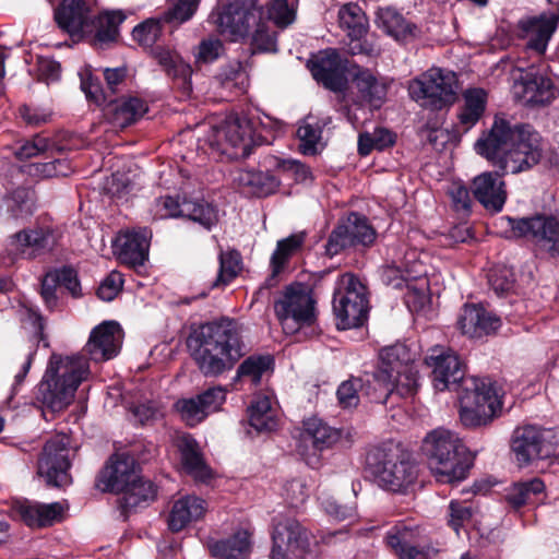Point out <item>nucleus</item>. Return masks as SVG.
Returning a JSON list of instances; mask_svg holds the SVG:
<instances>
[{
  "label": "nucleus",
  "mask_w": 559,
  "mask_h": 559,
  "mask_svg": "<svg viewBox=\"0 0 559 559\" xmlns=\"http://www.w3.org/2000/svg\"><path fill=\"white\" fill-rule=\"evenodd\" d=\"M425 365L430 369L433 388L450 389L462 381L459 395L460 419L465 427L487 425L499 406L497 392L489 379L464 378V364L455 350L436 345L427 350Z\"/></svg>",
  "instance_id": "1"
},
{
  "label": "nucleus",
  "mask_w": 559,
  "mask_h": 559,
  "mask_svg": "<svg viewBox=\"0 0 559 559\" xmlns=\"http://www.w3.org/2000/svg\"><path fill=\"white\" fill-rule=\"evenodd\" d=\"M188 347L205 377H216L233 369L246 353L241 328L230 319L201 325L188 338Z\"/></svg>",
  "instance_id": "2"
},
{
  "label": "nucleus",
  "mask_w": 559,
  "mask_h": 559,
  "mask_svg": "<svg viewBox=\"0 0 559 559\" xmlns=\"http://www.w3.org/2000/svg\"><path fill=\"white\" fill-rule=\"evenodd\" d=\"M88 374L90 366L85 357L52 355L35 393V400L40 404L44 416L67 409L73 402L79 385Z\"/></svg>",
  "instance_id": "3"
},
{
  "label": "nucleus",
  "mask_w": 559,
  "mask_h": 559,
  "mask_svg": "<svg viewBox=\"0 0 559 559\" xmlns=\"http://www.w3.org/2000/svg\"><path fill=\"white\" fill-rule=\"evenodd\" d=\"M421 451L437 480L460 483L468 475L474 457L459 436L442 427L429 431L423 440Z\"/></svg>",
  "instance_id": "4"
},
{
  "label": "nucleus",
  "mask_w": 559,
  "mask_h": 559,
  "mask_svg": "<svg viewBox=\"0 0 559 559\" xmlns=\"http://www.w3.org/2000/svg\"><path fill=\"white\" fill-rule=\"evenodd\" d=\"M367 464L379 486L404 492L417 478V467L400 449H377L368 454Z\"/></svg>",
  "instance_id": "5"
},
{
  "label": "nucleus",
  "mask_w": 559,
  "mask_h": 559,
  "mask_svg": "<svg viewBox=\"0 0 559 559\" xmlns=\"http://www.w3.org/2000/svg\"><path fill=\"white\" fill-rule=\"evenodd\" d=\"M459 91L455 72L441 68H431L411 81V97L424 107L441 109L452 105Z\"/></svg>",
  "instance_id": "6"
},
{
  "label": "nucleus",
  "mask_w": 559,
  "mask_h": 559,
  "mask_svg": "<svg viewBox=\"0 0 559 559\" xmlns=\"http://www.w3.org/2000/svg\"><path fill=\"white\" fill-rule=\"evenodd\" d=\"M314 299L311 290L304 284L287 286L274 302V311L286 334L298 332L304 325L316 320Z\"/></svg>",
  "instance_id": "7"
},
{
  "label": "nucleus",
  "mask_w": 559,
  "mask_h": 559,
  "mask_svg": "<svg viewBox=\"0 0 559 559\" xmlns=\"http://www.w3.org/2000/svg\"><path fill=\"white\" fill-rule=\"evenodd\" d=\"M263 13L253 0H234L213 13L211 20L222 36L238 41L249 35Z\"/></svg>",
  "instance_id": "8"
},
{
  "label": "nucleus",
  "mask_w": 559,
  "mask_h": 559,
  "mask_svg": "<svg viewBox=\"0 0 559 559\" xmlns=\"http://www.w3.org/2000/svg\"><path fill=\"white\" fill-rule=\"evenodd\" d=\"M558 441L556 432L536 425L519 427L513 431L511 450L520 467L550 457Z\"/></svg>",
  "instance_id": "9"
},
{
  "label": "nucleus",
  "mask_w": 559,
  "mask_h": 559,
  "mask_svg": "<svg viewBox=\"0 0 559 559\" xmlns=\"http://www.w3.org/2000/svg\"><path fill=\"white\" fill-rule=\"evenodd\" d=\"M344 292L334 294L333 311L337 328L346 330L358 328L367 320L368 298L365 285L354 275L342 277Z\"/></svg>",
  "instance_id": "10"
},
{
  "label": "nucleus",
  "mask_w": 559,
  "mask_h": 559,
  "mask_svg": "<svg viewBox=\"0 0 559 559\" xmlns=\"http://www.w3.org/2000/svg\"><path fill=\"white\" fill-rule=\"evenodd\" d=\"M508 225L515 237L535 243L550 257H559V215L537 213L530 217H508Z\"/></svg>",
  "instance_id": "11"
},
{
  "label": "nucleus",
  "mask_w": 559,
  "mask_h": 559,
  "mask_svg": "<svg viewBox=\"0 0 559 559\" xmlns=\"http://www.w3.org/2000/svg\"><path fill=\"white\" fill-rule=\"evenodd\" d=\"M515 123L496 115L491 127L484 131L474 144L478 155L486 158L501 174L508 173Z\"/></svg>",
  "instance_id": "12"
},
{
  "label": "nucleus",
  "mask_w": 559,
  "mask_h": 559,
  "mask_svg": "<svg viewBox=\"0 0 559 559\" xmlns=\"http://www.w3.org/2000/svg\"><path fill=\"white\" fill-rule=\"evenodd\" d=\"M270 559H316L310 549L309 534L295 519H282L274 524Z\"/></svg>",
  "instance_id": "13"
},
{
  "label": "nucleus",
  "mask_w": 559,
  "mask_h": 559,
  "mask_svg": "<svg viewBox=\"0 0 559 559\" xmlns=\"http://www.w3.org/2000/svg\"><path fill=\"white\" fill-rule=\"evenodd\" d=\"M513 90L519 99L531 106L547 105L558 94L549 66L546 63L534 64L521 71L519 79L514 82Z\"/></svg>",
  "instance_id": "14"
},
{
  "label": "nucleus",
  "mask_w": 559,
  "mask_h": 559,
  "mask_svg": "<svg viewBox=\"0 0 559 559\" xmlns=\"http://www.w3.org/2000/svg\"><path fill=\"white\" fill-rule=\"evenodd\" d=\"M69 445L70 438L63 433H57L46 441L38 460V474L48 485L62 487L70 483Z\"/></svg>",
  "instance_id": "15"
},
{
  "label": "nucleus",
  "mask_w": 559,
  "mask_h": 559,
  "mask_svg": "<svg viewBox=\"0 0 559 559\" xmlns=\"http://www.w3.org/2000/svg\"><path fill=\"white\" fill-rule=\"evenodd\" d=\"M508 173L518 174L537 165L544 155V140L531 124L515 123Z\"/></svg>",
  "instance_id": "16"
},
{
  "label": "nucleus",
  "mask_w": 559,
  "mask_h": 559,
  "mask_svg": "<svg viewBox=\"0 0 559 559\" xmlns=\"http://www.w3.org/2000/svg\"><path fill=\"white\" fill-rule=\"evenodd\" d=\"M206 141L211 147L223 154L238 155V152H229L230 148H235L240 150L241 155L246 156L252 142V128L247 119L230 116L211 129Z\"/></svg>",
  "instance_id": "17"
},
{
  "label": "nucleus",
  "mask_w": 559,
  "mask_h": 559,
  "mask_svg": "<svg viewBox=\"0 0 559 559\" xmlns=\"http://www.w3.org/2000/svg\"><path fill=\"white\" fill-rule=\"evenodd\" d=\"M376 230L365 216L350 213L329 236L325 253L334 257L348 247L370 246L376 240Z\"/></svg>",
  "instance_id": "18"
},
{
  "label": "nucleus",
  "mask_w": 559,
  "mask_h": 559,
  "mask_svg": "<svg viewBox=\"0 0 559 559\" xmlns=\"http://www.w3.org/2000/svg\"><path fill=\"white\" fill-rule=\"evenodd\" d=\"M338 24L350 39L348 43L350 55L377 56L379 53V48L367 40H362L367 33L368 22L365 13L357 4L348 3L340 9Z\"/></svg>",
  "instance_id": "19"
},
{
  "label": "nucleus",
  "mask_w": 559,
  "mask_h": 559,
  "mask_svg": "<svg viewBox=\"0 0 559 559\" xmlns=\"http://www.w3.org/2000/svg\"><path fill=\"white\" fill-rule=\"evenodd\" d=\"M308 67L318 83L333 92H343L347 86L346 61L336 49L320 51Z\"/></svg>",
  "instance_id": "20"
},
{
  "label": "nucleus",
  "mask_w": 559,
  "mask_h": 559,
  "mask_svg": "<svg viewBox=\"0 0 559 559\" xmlns=\"http://www.w3.org/2000/svg\"><path fill=\"white\" fill-rule=\"evenodd\" d=\"M122 338L120 325L115 321H106L92 330L84 349L91 360L106 361L118 355Z\"/></svg>",
  "instance_id": "21"
},
{
  "label": "nucleus",
  "mask_w": 559,
  "mask_h": 559,
  "mask_svg": "<svg viewBox=\"0 0 559 559\" xmlns=\"http://www.w3.org/2000/svg\"><path fill=\"white\" fill-rule=\"evenodd\" d=\"M136 464L127 454L112 455L107 465L100 471L96 487L104 492H120L135 477Z\"/></svg>",
  "instance_id": "22"
},
{
  "label": "nucleus",
  "mask_w": 559,
  "mask_h": 559,
  "mask_svg": "<svg viewBox=\"0 0 559 559\" xmlns=\"http://www.w3.org/2000/svg\"><path fill=\"white\" fill-rule=\"evenodd\" d=\"M558 17L545 15L522 19L518 23V36L525 40L530 50L543 55L557 28Z\"/></svg>",
  "instance_id": "23"
},
{
  "label": "nucleus",
  "mask_w": 559,
  "mask_h": 559,
  "mask_svg": "<svg viewBox=\"0 0 559 559\" xmlns=\"http://www.w3.org/2000/svg\"><path fill=\"white\" fill-rule=\"evenodd\" d=\"M501 171H485L473 180L475 199L488 211L500 212L507 200V191Z\"/></svg>",
  "instance_id": "24"
},
{
  "label": "nucleus",
  "mask_w": 559,
  "mask_h": 559,
  "mask_svg": "<svg viewBox=\"0 0 559 559\" xmlns=\"http://www.w3.org/2000/svg\"><path fill=\"white\" fill-rule=\"evenodd\" d=\"M53 246V235L45 228L24 229L12 235L9 239L11 253L25 259H35L49 252Z\"/></svg>",
  "instance_id": "25"
},
{
  "label": "nucleus",
  "mask_w": 559,
  "mask_h": 559,
  "mask_svg": "<svg viewBox=\"0 0 559 559\" xmlns=\"http://www.w3.org/2000/svg\"><path fill=\"white\" fill-rule=\"evenodd\" d=\"M457 325L463 334L476 338L495 333L501 326V320L480 306L465 305Z\"/></svg>",
  "instance_id": "26"
},
{
  "label": "nucleus",
  "mask_w": 559,
  "mask_h": 559,
  "mask_svg": "<svg viewBox=\"0 0 559 559\" xmlns=\"http://www.w3.org/2000/svg\"><path fill=\"white\" fill-rule=\"evenodd\" d=\"M151 230L138 228L120 233L117 237L119 258L132 266L143 265L148 255Z\"/></svg>",
  "instance_id": "27"
},
{
  "label": "nucleus",
  "mask_w": 559,
  "mask_h": 559,
  "mask_svg": "<svg viewBox=\"0 0 559 559\" xmlns=\"http://www.w3.org/2000/svg\"><path fill=\"white\" fill-rule=\"evenodd\" d=\"M148 110L146 102L138 96H122L110 100L104 109L106 118L118 128L138 122Z\"/></svg>",
  "instance_id": "28"
},
{
  "label": "nucleus",
  "mask_w": 559,
  "mask_h": 559,
  "mask_svg": "<svg viewBox=\"0 0 559 559\" xmlns=\"http://www.w3.org/2000/svg\"><path fill=\"white\" fill-rule=\"evenodd\" d=\"M207 511L204 499L188 495L176 500L168 513L167 525L174 532L185 530L189 524L201 520Z\"/></svg>",
  "instance_id": "29"
},
{
  "label": "nucleus",
  "mask_w": 559,
  "mask_h": 559,
  "mask_svg": "<svg viewBox=\"0 0 559 559\" xmlns=\"http://www.w3.org/2000/svg\"><path fill=\"white\" fill-rule=\"evenodd\" d=\"M151 53L168 76L177 81L182 93L189 95L192 91V68L173 49L164 46L152 48Z\"/></svg>",
  "instance_id": "30"
},
{
  "label": "nucleus",
  "mask_w": 559,
  "mask_h": 559,
  "mask_svg": "<svg viewBox=\"0 0 559 559\" xmlns=\"http://www.w3.org/2000/svg\"><path fill=\"white\" fill-rule=\"evenodd\" d=\"M15 514L29 527H46L62 518L63 508L59 502L39 503L19 501L13 508Z\"/></svg>",
  "instance_id": "31"
},
{
  "label": "nucleus",
  "mask_w": 559,
  "mask_h": 559,
  "mask_svg": "<svg viewBox=\"0 0 559 559\" xmlns=\"http://www.w3.org/2000/svg\"><path fill=\"white\" fill-rule=\"evenodd\" d=\"M55 20L70 35L92 33L84 0H63L55 11Z\"/></svg>",
  "instance_id": "32"
},
{
  "label": "nucleus",
  "mask_w": 559,
  "mask_h": 559,
  "mask_svg": "<svg viewBox=\"0 0 559 559\" xmlns=\"http://www.w3.org/2000/svg\"><path fill=\"white\" fill-rule=\"evenodd\" d=\"M233 182L243 194L259 198L274 193L280 186V181L271 173L254 169L236 170Z\"/></svg>",
  "instance_id": "33"
},
{
  "label": "nucleus",
  "mask_w": 559,
  "mask_h": 559,
  "mask_svg": "<svg viewBox=\"0 0 559 559\" xmlns=\"http://www.w3.org/2000/svg\"><path fill=\"white\" fill-rule=\"evenodd\" d=\"M353 85L357 91L358 102L379 108L388 93V83L377 78L369 69L358 67L353 75Z\"/></svg>",
  "instance_id": "34"
},
{
  "label": "nucleus",
  "mask_w": 559,
  "mask_h": 559,
  "mask_svg": "<svg viewBox=\"0 0 559 559\" xmlns=\"http://www.w3.org/2000/svg\"><path fill=\"white\" fill-rule=\"evenodd\" d=\"M206 547L215 559H248L251 551L250 534L240 530L226 538H209Z\"/></svg>",
  "instance_id": "35"
},
{
  "label": "nucleus",
  "mask_w": 559,
  "mask_h": 559,
  "mask_svg": "<svg viewBox=\"0 0 559 559\" xmlns=\"http://www.w3.org/2000/svg\"><path fill=\"white\" fill-rule=\"evenodd\" d=\"M414 530L407 526H394L386 534V544L400 559H430L429 552L412 545Z\"/></svg>",
  "instance_id": "36"
},
{
  "label": "nucleus",
  "mask_w": 559,
  "mask_h": 559,
  "mask_svg": "<svg viewBox=\"0 0 559 559\" xmlns=\"http://www.w3.org/2000/svg\"><path fill=\"white\" fill-rule=\"evenodd\" d=\"M377 23L388 35L399 41H406L416 36V25L407 22L391 8H381L377 12Z\"/></svg>",
  "instance_id": "37"
},
{
  "label": "nucleus",
  "mask_w": 559,
  "mask_h": 559,
  "mask_svg": "<svg viewBox=\"0 0 559 559\" xmlns=\"http://www.w3.org/2000/svg\"><path fill=\"white\" fill-rule=\"evenodd\" d=\"M126 20L122 11H105L95 17L91 25L94 33V44L103 47V45L112 43L119 35V26Z\"/></svg>",
  "instance_id": "38"
},
{
  "label": "nucleus",
  "mask_w": 559,
  "mask_h": 559,
  "mask_svg": "<svg viewBox=\"0 0 559 559\" xmlns=\"http://www.w3.org/2000/svg\"><path fill=\"white\" fill-rule=\"evenodd\" d=\"M179 450L183 468L190 475L200 480H205L211 476V471L206 466L194 439L189 436L181 437L179 440Z\"/></svg>",
  "instance_id": "39"
},
{
  "label": "nucleus",
  "mask_w": 559,
  "mask_h": 559,
  "mask_svg": "<svg viewBox=\"0 0 559 559\" xmlns=\"http://www.w3.org/2000/svg\"><path fill=\"white\" fill-rule=\"evenodd\" d=\"M302 437L306 441H310L316 450L323 451L335 444L341 433L320 418L311 417L304 421Z\"/></svg>",
  "instance_id": "40"
},
{
  "label": "nucleus",
  "mask_w": 559,
  "mask_h": 559,
  "mask_svg": "<svg viewBox=\"0 0 559 559\" xmlns=\"http://www.w3.org/2000/svg\"><path fill=\"white\" fill-rule=\"evenodd\" d=\"M321 123L313 117L300 121L296 135L299 140V152L304 155H317L323 147Z\"/></svg>",
  "instance_id": "41"
},
{
  "label": "nucleus",
  "mask_w": 559,
  "mask_h": 559,
  "mask_svg": "<svg viewBox=\"0 0 559 559\" xmlns=\"http://www.w3.org/2000/svg\"><path fill=\"white\" fill-rule=\"evenodd\" d=\"M249 424L259 432H271L277 427L276 411L267 396H258L249 409Z\"/></svg>",
  "instance_id": "42"
},
{
  "label": "nucleus",
  "mask_w": 559,
  "mask_h": 559,
  "mask_svg": "<svg viewBox=\"0 0 559 559\" xmlns=\"http://www.w3.org/2000/svg\"><path fill=\"white\" fill-rule=\"evenodd\" d=\"M545 490L544 481L538 478H532L526 481L514 483L506 490V501L513 509L533 502L534 498L542 495Z\"/></svg>",
  "instance_id": "43"
},
{
  "label": "nucleus",
  "mask_w": 559,
  "mask_h": 559,
  "mask_svg": "<svg viewBox=\"0 0 559 559\" xmlns=\"http://www.w3.org/2000/svg\"><path fill=\"white\" fill-rule=\"evenodd\" d=\"M464 106L459 114L461 124L466 130L481 118L487 104V93L483 88H469L463 94Z\"/></svg>",
  "instance_id": "44"
},
{
  "label": "nucleus",
  "mask_w": 559,
  "mask_h": 559,
  "mask_svg": "<svg viewBox=\"0 0 559 559\" xmlns=\"http://www.w3.org/2000/svg\"><path fill=\"white\" fill-rule=\"evenodd\" d=\"M181 215L199 223L205 229H211L218 222L217 210L203 199H183Z\"/></svg>",
  "instance_id": "45"
},
{
  "label": "nucleus",
  "mask_w": 559,
  "mask_h": 559,
  "mask_svg": "<svg viewBox=\"0 0 559 559\" xmlns=\"http://www.w3.org/2000/svg\"><path fill=\"white\" fill-rule=\"evenodd\" d=\"M364 383L362 396L370 402L385 404L393 399V386L391 379L378 370L374 372H365L361 376Z\"/></svg>",
  "instance_id": "46"
},
{
  "label": "nucleus",
  "mask_w": 559,
  "mask_h": 559,
  "mask_svg": "<svg viewBox=\"0 0 559 559\" xmlns=\"http://www.w3.org/2000/svg\"><path fill=\"white\" fill-rule=\"evenodd\" d=\"M305 238V233H298L277 241L276 249L271 257L272 277L270 280H273L284 269L288 260L301 250Z\"/></svg>",
  "instance_id": "47"
},
{
  "label": "nucleus",
  "mask_w": 559,
  "mask_h": 559,
  "mask_svg": "<svg viewBox=\"0 0 559 559\" xmlns=\"http://www.w3.org/2000/svg\"><path fill=\"white\" fill-rule=\"evenodd\" d=\"M409 354L405 346L397 344L385 347L380 352L379 372L393 378L394 373L404 370V367H411Z\"/></svg>",
  "instance_id": "48"
},
{
  "label": "nucleus",
  "mask_w": 559,
  "mask_h": 559,
  "mask_svg": "<svg viewBox=\"0 0 559 559\" xmlns=\"http://www.w3.org/2000/svg\"><path fill=\"white\" fill-rule=\"evenodd\" d=\"M121 492H123L124 508L132 509L141 502L153 500L156 496V488L152 481L144 480L135 472V477Z\"/></svg>",
  "instance_id": "49"
},
{
  "label": "nucleus",
  "mask_w": 559,
  "mask_h": 559,
  "mask_svg": "<svg viewBox=\"0 0 559 559\" xmlns=\"http://www.w3.org/2000/svg\"><path fill=\"white\" fill-rule=\"evenodd\" d=\"M242 269L241 255L237 250L219 253V271L212 287H224L238 276Z\"/></svg>",
  "instance_id": "50"
},
{
  "label": "nucleus",
  "mask_w": 559,
  "mask_h": 559,
  "mask_svg": "<svg viewBox=\"0 0 559 559\" xmlns=\"http://www.w3.org/2000/svg\"><path fill=\"white\" fill-rule=\"evenodd\" d=\"M274 360L270 355H254L245 359L237 370V376L248 378L258 384L262 376L273 368Z\"/></svg>",
  "instance_id": "51"
},
{
  "label": "nucleus",
  "mask_w": 559,
  "mask_h": 559,
  "mask_svg": "<svg viewBox=\"0 0 559 559\" xmlns=\"http://www.w3.org/2000/svg\"><path fill=\"white\" fill-rule=\"evenodd\" d=\"M251 48L252 52H276L277 51V38L276 33L270 28L266 22L262 20V16L257 24L253 25L251 35Z\"/></svg>",
  "instance_id": "52"
},
{
  "label": "nucleus",
  "mask_w": 559,
  "mask_h": 559,
  "mask_svg": "<svg viewBox=\"0 0 559 559\" xmlns=\"http://www.w3.org/2000/svg\"><path fill=\"white\" fill-rule=\"evenodd\" d=\"M391 382L393 386V399L413 396L418 388L417 370L415 366L404 367V370L395 372Z\"/></svg>",
  "instance_id": "53"
},
{
  "label": "nucleus",
  "mask_w": 559,
  "mask_h": 559,
  "mask_svg": "<svg viewBox=\"0 0 559 559\" xmlns=\"http://www.w3.org/2000/svg\"><path fill=\"white\" fill-rule=\"evenodd\" d=\"M265 12L267 20L280 28H286L296 19V9L288 3V0H270L266 3Z\"/></svg>",
  "instance_id": "54"
},
{
  "label": "nucleus",
  "mask_w": 559,
  "mask_h": 559,
  "mask_svg": "<svg viewBox=\"0 0 559 559\" xmlns=\"http://www.w3.org/2000/svg\"><path fill=\"white\" fill-rule=\"evenodd\" d=\"M364 383L361 376L350 377L343 381L336 392L340 405L343 408L356 407L362 396Z\"/></svg>",
  "instance_id": "55"
},
{
  "label": "nucleus",
  "mask_w": 559,
  "mask_h": 559,
  "mask_svg": "<svg viewBox=\"0 0 559 559\" xmlns=\"http://www.w3.org/2000/svg\"><path fill=\"white\" fill-rule=\"evenodd\" d=\"M162 16L157 20L150 19L133 28V39L145 48H154L162 34Z\"/></svg>",
  "instance_id": "56"
},
{
  "label": "nucleus",
  "mask_w": 559,
  "mask_h": 559,
  "mask_svg": "<svg viewBox=\"0 0 559 559\" xmlns=\"http://www.w3.org/2000/svg\"><path fill=\"white\" fill-rule=\"evenodd\" d=\"M175 408L180 414L181 419L191 427L197 426L207 416L198 396L178 400L175 403Z\"/></svg>",
  "instance_id": "57"
},
{
  "label": "nucleus",
  "mask_w": 559,
  "mask_h": 559,
  "mask_svg": "<svg viewBox=\"0 0 559 559\" xmlns=\"http://www.w3.org/2000/svg\"><path fill=\"white\" fill-rule=\"evenodd\" d=\"M199 3L200 0H178L174 7L162 14V20L170 25H180L194 15Z\"/></svg>",
  "instance_id": "58"
},
{
  "label": "nucleus",
  "mask_w": 559,
  "mask_h": 559,
  "mask_svg": "<svg viewBox=\"0 0 559 559\" xmlns=\"http://www.w3.org/2000/svg\"><path fill=\"white\" fill-rule=\"evenodd\" d=\"M8 206L15 218H25L32 215L35 209L34 192L25 188L16 189L12 193Z\"/></svg>",
  "instance_id": "59"
},
{
  "label": "nucleus",
  "mask_w": 559,
  "mask_h": 559,
  "mask_svg": "<svg viewBox=\"0 0 559 559\" xmlns=\"http://www.w3.org/2000/svg\"><path fill=\"white\" fill-rule=\"evenodd\" d=\"M488 283L498 296L509 294L514 288L515 274L511 267L498 265L490 271Z\"/></svg>",
  "instance_id": "60"
},
{
  "label": "nucleus",
  "mask_w": 559,
  "mask_h": 559,
  "mask_svg": "<svg viewBox=\"0 0 559 559\" xmlns=\"http://www.w3.org/2000/svg\"><path fill=\"white\" fill-rule=\"evenodd\" d=\"M411 277H414L412 271L404 264L397 265L392 262L380 269L381 282L392 288L401 289Z\"/></svg>",
  "instance_id": "61"
},
{
  "label": "nucleus",
  "mask_w": 559,
  "mask_h": 559,
  "mask_svg": "<svg viewBox=\"0 0 559 559\" xmlns=\"http://www.w3.org/2000/svg\"><path fill=\"white\" fill-rule=\"evenodd\" d=\"M449 525L459 533L460 528L471 520L473 515L472 503L468 501L453 500L449 506Z\"/></svg>",
  "instance_id": "62"
},
{
  "label": "nucleus",
  "mask_w": 559,
  "mask_h": 559,
  "mask_svg": "<svg viewBox=\"0 0 559 559\" xmlns=\"http://www.w3.org/2000/svg\"><path fill=\"white\" fill-rule=\"evenodd\" d=\"M448 193L451 198L452 207L454 211L463 214H468L472 206V198L468 189L460 182H453Z\"/></svg>",
  "instance_id": "63"
},
{
  "label": "nucleus",
  "mask_w": 559,
  "mask_h": 559,
  "mask_svg": "<svg viewBox=\"0 0 559 559\" xmlns=\"http://www.w3.org/2000/svg\"><path fill=\"white\" fill-rule=\"evenodd\" d=\"M223 43L217 38L203 39L195 53V61L209 63L216 60L223 52Z\"/></svg>",
  "instance_id": "64"
}]
</instances>
